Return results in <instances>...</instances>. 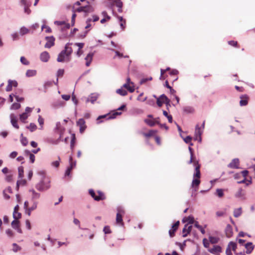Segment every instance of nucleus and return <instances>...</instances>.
<instances>
[{"instance_id": "obj_1", "label": "nucleus", "mask_w": 255, "mask_h": 255, "mask_svg": "<svg viewBox=\"0 0 255 255\" xmlns=\"http://www.w3.org/2000/svg\"><path fill=\"white\" fill-rule=\"evenodd\" d=\"M71 43L66 44L64 49L62 50L58 54L57 61L58 62H69L71 59V54L73 52V49L71 47Z\"/></svg>"}, {"instance_id": "obj_2", "label": "nucleus", "mask_w": 255, "mask_h": 255, "mask_svg": "<svg viewBox=\"0 0 255 255\" xmlns=\"http://www.w3.org/2000/svg\"><path fill=\"white\" fill-rule=\"evenodd\" d=\"M38 174L40 176V181L36 185V189L39 191L48 190L50 187L49 178L46 176L45 172L43 171L38 172Z\"/></svg>"}, {"instance_id": "obj_3", "label": "nucleus", "mask_w": 255, "mask_h": 255, "mask_svg": "<svg viewBox=\"0 0 255 255\" xmlns=\"http://www.w3.org/2000/svg\"><path fill=\"white\" fill-rule=\"evenodd\" d=\"M195 167V173L193 174V180L192 182L193 187H198L200 183V178L201 177L200 165L194 166Z\"/></svg>"}, {"instance_id": "obj_4", "label": "nucleus", "mask_w": 255, "mask_h": 255, "mask_svg": "<svg viewBox=\"0 0 255 255\" xmlns=\"http://www.w3.org/2000/svg\"><path fill=\"white\" fill-rule=\"evenodd\" d=\"M125 214V211L122 209H118L116 216V223L123 226L124 223L123 220V215Z\"/></svg>"}, {"instance_id": "obj_5", "label": "nucleus", "mask_w": 255, "mask_h": 255, "mask_svg": "<svg viewBox=\"0 0 255 255\" xmlns=\"http://www.w3.org/2000/svg\"><path fill=\"white\" fill-rule=\"evenodd\" d=\"M188 149H189L190 153V159L189 161L188 162V164L193 163L194 166L197 165H200L199 163L198 160H197V159L194 154L193 149L191 147L189 146Z\"/></svg>"}, {"instance_id": "obj_6", "label": "nucleus", "mask_w": 255, "mask_h": 255, "mask_svg": "<svg viewBox=\"0 0 255 255\" xmlns=\"http://www.w3.org/2000/svg\"><path fill=\"white\" fill-rule=\"evenodd\" d=\"M237 248V244L236 243L233 242H230L226 249V254L227 255H233L231 250L234 251L235 253Z\"/></svg>"}, {"instance_id": "obj_7", "label": "nucleus", "mask_w": 255, "mask_h": 255, "mask_svg": "<svg viewBox=\"0 0 255 255\" xmlns=\"http://www.w3.org/2000/svg\"><path fill=\"white\" fill-rule=\"evenodd\" d=\"M170 102V100L168 99V98L164 95H161L159 98L157 99V105L161 107L163 104L165 103L166 104H168Z\"/></svg>"}, {"instance_id": "obj_8", "label": "nucleus", "mask_w": 255, "mask_h": 255, "mask_svg": "<svg viewBox=\"0 0 255 255\" xmlns=\"http://www.w3.org/2000/svg\"><path fill=\"white\" fill-rule=\"evenodd\" d=\"M203 130L199 127V125H197L195 128L194 140H198L200 142L201 141V134Z\"/></svg>"}, {"instance_id": "obj_9", "label": "nucleus", "mask_w": 255, "mask_h": 255, "mask_svg": "<svg viewBox=\"0 0 255 255\" xmlns=\"http://www.w3.org/2000/svg\"><path fill=\"white\" fill-rule=\"evenodd\" d=\"M121 114V112H114L112 114H109L107 115L99 116L97 119V121H99L100 119L102 118H106L107 120L115 119L117 116L120 115Z\"/></svg>"}, {"instance_id": "obj_10", "label": "nucleus", "mask_w": 255, "mask_h": 255, "mask_svg": "<svg viewBox=\"0 0 255 255\" xmlns=\"http://www.w3.org/2000/svg\"><path fill=\"white\" fill-rule=\"evenodd\" d=\"M92 7L90 5L88 4L85 6H80L77 9H75V11L77 12H89L92 11Z\"/></svg>"}, {"instance_id": "obj_11", "label": "nucleus", "mask_w": 255, "mask_h": 255, "mask_svg": "<svg viewBox=\"0 0 255 255\" xmlns=\"http://www.w3.org/2000/svg\"><path fill=\"white\" fill-rule=\"evenodd\" d=\"M240 98L241 99L240 101V105L241 106H245L248 105L250 100V97L248 95H242Z\"/></svg>"}, {"instance_id": "obj_12", "label": "nucleus", "mask_w": 255, "mask_h": 255, "mask_svg": "<svg viewBox=\"0 0 255 255\" xmlns=\"http://www.w3.org/2000/svg\"><path fill=\"white\" fill-rule=\"evenodd\" d=\"M47 42L44 45V47L47 48H50L54 45L55 38L53 36L46 37Z\"/></svg>"}, {"instance_id": "obj_13", "label": "nucleus", "mask_w": 255, "mask_h": 255, "mask_svg": "<svg viewBox=\"0 0 255 255\" xmlns=\"http://www.w3.org/2000/svg\"><path fill=\"white\" fill-rule=\"evenodd\" d=\"M77 125L80 127V132L83 133L86 128L85 120L83 119H80L77 121Z\"/></svg>"}, {"instance_id": "obj_14", "label": "nucleus", "mask_w": 255, "mask_h": 255, "mask_svg": "<svg viewBox=\"0 0 255 255\" xmlns=\"http://www.w3.org/2000/svg\"><path fill=\"white\" fill-rule=\"evenodd\" d=\"M179 221L175 222L172 226L171 229L169 231V234L171 237H173L175 235V233L178 229L179 226Z\"/></svg>"}, {"instance_id": "obj_15", "label": "nucleus", "mask_w": 255, "mask_h": 255, "mask_svg": "<svg viewBox=\"0 0 255 255\" xmlns=\"http://www.w3.org/2000/svg\"><path fill=\"white\" fill-rule=\"evenodd\" d=\"M239 160L238 158H235L229 164L228 167L232 169H237L239 168Z\"/></svg>"}, {"instance_id": "obj_16", "label": "nucleus", "mask_w": 255, "mask_h": 255, "mask_svg": "<svg viewBox=\"0 0 255 255\" xmlns=\"http://www.w3.org/2000/svg\"><path fill=\"white\" fill-rule=\"evenodd\" d=\"M192 228V225L186 224L184 226V227L182 230V233H183L182 236L184 238L187 237V235L191 232Z\"/></svg>"}, {"instance_id": "obj_17", "label": "nucleus", "mask_w": 255, "mask_h": 255, "mask_svg": "<svg viewBox=\"0 0 255 255\" xmlns=\"http://www.w3.org/2000/svg\"><path fill=\"white\" fill-rule=\"evenodd\" d=\"M10 122L13 127L18 129L19 126L17 124V117L13 114H11L10 115Z\"/></svg>"}, {"instance_id": "obj_18", "label": "nucleus", "mask_w": 255, "mask_h": 255, "mask_svg": "<svg viewBox=\"0 0 255 255\" xmlns=\"http://www.w3.org/2000/svg\"><path fill=\"white\" fill-rule=\"evenodd\" d=\"M208 251L213 254H218L222 252V248L219 246H214L212 248L209 249Z\"/></svg>"}, {"instance_id": "obj_19", "label": "nucleus", "mask_w": 255, "mask_h": 255, "mask_svg": "<svg viewBox=\"0 0 255 255\" xmlns=\"http://www.w3.org/2000/svg\"><path fill=\"white\" fill-rule=\"evenodd\" d=\"M50 58V55L47 51L42 52L40 55V60L44 62H47Z\"/></svg>"}, {"instance_id": "obj_20", "label": "nucleus", "mask_w": 255, "mask_h": 255, "mask_svg": "<svg viewBox=\"0 0 255 255\" xmlns=\"http://www.w3.org/2000/svg\"><path fill=\"white\" fill-rule=\"evenodd\" d=\"M123 88H125L129 92L132 93L135 90V86L134 83H125L123 85Z\"/></svg>"}, {"instance_id": "obj_21", "label": "nucleus", "mask_w": 255, "mask_h": 255, "mask_svg": "<svg viewBox=\"0 0 255 255\" xmlns=\"http://www.w3.org/2000/svg\"><path fill=\"white\" fill-rule=\"evenodd\" d=\"M157 132L155 130H149L147 132H142V134L146 138H149L154 135Z\"/></svg>"}, {"instance_id": "obj_22", "label": "nucleus", "mask_w": 255, "mask_h": 255, "mask_svg": "<svg viewBox=\"0 0 255 255\" xmlns=\"http://www.w3.org/2000/svg\"><path fill=\"white\" fill-rule=\"evenodd\" d=\"M226 236L228 238H230L233 235L232 227L230 225H227L225 229Z\"/></svg>"}, {"instance_id": "obj_23", "label": "nucleus", "mask_w": 255, "mask_h": 255, "mask_svg": "<svg viewBox=\"0 0 255 255\" xmlns=\"http://www.w3.org/2000/svg\"><path fill=\"white\" fill-rule=\"evenodd\" d=\"M144 122L150 127H153L156 124H159V122L156 121L155 119H148L144 120Z\"/></svg>"}, {"instance_id": "obj_24", "label": "nucleus", "mask_w": 255, "mask_h": 255, "mask_svg": "<svg viewBox=\"0 0 255 255\" xmlns=\"http://www.w3.org/2000/svg\"><path fill=\"white\" fill-rule=\"evenodd\" d=\"M246 249V253L247 254H251L254 250V246L252 243H248L245 245Z\"/></svg>"}, {"instance_id": "obj_25", "label": "nucleus", "mask_w": 255, "mask_h": 255, "mask_svg": "<svg viewBox=\"0 0 255 255\" xmlns=\"http://www.w3.org/2000/svg\"><path fill=\"white\" fill-rule=\"evenodd\" d=\"M93 54L92 53H90L86 57L85 60L86 61V66L88 67L90 66L91 62H92V59H93Z\"/></svg>"}, {"instance_id": "obj_26", "label": "nucleus", "mask_w": 255, "mask_h": 255, "mask_svg": "<svg viewBox=\"0 0 255 255\" xmlns=\"http://www.w3.org/2000/svg\"><path fill=\"white\" fill-rule=\"evenodd\" d=\"M97 194L98 195L95 198L96 201L103 200L106 198L104 194L101 191H98Z\"/></svg>"}, {"instance_id": "obj_27", "label": "nucleus", "mask_w": 255, "mask_h": 255, "mask_svg": "<svg viewBox=\"0 0 255 255\" xmlns=\"http://www.w3.org/2000/svg\"><path fill=\"white\" fill-rule=\"evenodd\" d=\"M32 193V199L34 201L35 200L38 199L40 197V194L37 193L34 190L31 189L29 191Z\"/></svg>"}, {"instance_id": "obj_28", "label": "nucleus", "mask_w": 255, "mask_h": 255, "mask_svg": "<svg viewBox=\"0 0 255 255\" xmlns=\"http://www.w3.org/2000/svg\"><path fill=\"white\" fill-rule=\"evenodd\" d=\"M37 204H38V202L34 201L33 205L30 208L27 209V210H28L27 214H28V216L30 215L31 212L32 211L34 210L35 209H36Z\"/></svg>"}, {"instance_id": "obj_29", "label": "nucleus", "mask_w": 255, "mask_h": 255, "mask_svg": "<svg viewBox=\"0 0 255 255\" xmlns=\"http://www.w3.org/2000/svg\"><path fill=\"white\" fill-rule=\"evenodd\" d=\"M6 193H12V189L11 187H8L6 188L5 190H3V196L5 199H9L10 198L9 196H6Z\"/></svg>"}, {"instance_id": "obj_30", "label": "nucleus", "mask_w": 255, "mask_h": 255, "mask_svg": "<svg viewBox=\"0 0 255 255\" xmlns=\"http://www.w3.org/2000/svg\"><path fill=\"white\" fill-rule=\"evenodd\" d=\"M242 213V208L235 209L234 211V216L236 218H238L241 215Z\"/></svg>"}, {"instance_id": "obj_31", "label": "nucleus", "mask_w": 255, "mask_h": 255, "mask_svg": "<svg viewBox=\"0 0 255 255\" xmlns=\"http://www.w3.org/2000/svg\"><path fill=\"white\" fill-rule=\"evenodd\" d=\"M36 73V71L35 70H28L26 71V75L27 77H30L35 76Z\"/></svg>"}, {"instance_id": "obj_32", "label": "nucleus", "mask_w": 255, "mask_h": 255, "mask_svg": "<svg viewBox=\"0 0 255 255\" xmlns=\"http://www.w3.org/2000/svg\"><path fill=\"white\" fill-rule=\"evenodd\" d=\"M75 142H76L75 135V134H73L72 139L71 140V143H70V148H71L72 151H73V149H74V148L75 146Z\"/></svg>"}, {"instance_id": "obj_33", "label": "nucleus", "mask_w": 255, "mask_h": 255, "mask_svg": "<svg viewBox=\"0 0 255 255\" xmlns=\"http://www.w3.org/2000/svg\"><path fill=\"white\" fill-rule=\"evenodd\" d=\"M116 92L118 94L123 96H126L128 94L127 91L125 89H123V88L117 90Z\"/></svg>"}, {"instance_id": "obj_34", "label": "nucleus", "mask_w": 255, "mask_h": 255, "mask_svg": "<svg viewBox=\"0 0 255 255\" xmlns=\"http://www.w3.org/2000/svg\"><path fill=\"white\" fill-rule=\"evenodd\" d=\"M209 239L210 243L212 244H217L219 241V238L216 237L210 236Z\"/></svg>"}, {"instance_id": "obj_35", "label": "nucleus", "mask_w": 255, "mask_h": 255, "mask_svg": "<svg viewBox=\"0 0 255 255\" xmlns=\"http://www.w3.org/2000/svg\"><path fill=\"white\" fill-rule=\"evenodd\" d=\"M119 19L120 21V26L123 30L126 27V20L124 19L121 16L119 17Z\"/></svg>"}, {"instance_id": "obj_36", "label": "nucleus", "mask_w": 255, "mask_h": 255, "mask_svg": "<svg viewBox=\"0 0 255 255\" xmlns=\"http://www.w3.org/2000/svg\"><path fill=\"white\" fill-rule=\"evenodd\" d=\"M178 73V71L176 70H172L169 72V74L171 76H174V80L173 81L176 80L178 79V77L177 76V74Z\"/></svg>"}, {"instance_id": "obj_37", "label": "nucleus", "mask_w": 255, "mask_h": 255, "mask_svg": "<svg viewBox=\"0 0 255 255\" xmlns=\"http://www.w3.org/2000/svg\"><path fill=\"white\" fill-rule=\"evenodd\" d=\"M11 226L14 229L18 228V227H19V221L18 220H14L11 222Z\"/></svg>"}, {"instance_id": "obj_38", "label": "nucleus", "mask_w": 255, "mask_h": 255, "mask_svg": "<svg viewBox=\"0 0 255 255\" xmlns=\"http://www.w3.org/2000/svg\"><path fill=\"white\" fill-rule=\"evenodd\" d=\"M18 176L19 178H22L24 176V169L23 167L21 166L18 168Z\"/></svg>"}, {"instance_id": "obj_39", "label": "nucleus", "mask_w": 255, "mask_h": 255, "mask_svg": "<svg viewBox=\"0 0 255 255\" xmlns=\"http://www.w3.org/2000/svg\"><path fill=\"white\" fill-rule=\"evenodd\" d=\"M29 32V30L25 27H22L21 28L20 30V34L21 35H23L24 34L28 33Z\"/></svg>"}, {"instance_id": "obj_40", "label": "nucleus", "mask_w": 255, "mask_h": 255, "mask_svg": "<svg viewBox=\"0 0 255 255\" xmlns=\"http://www.w3.org/2000/svg\"><path fill=\"white\" fill-rule=\"evenodd\" d=\"M183 221L184 222H188V223L190 224H193L194 222V218L191 216H189L186 218H184L183 220Z\"/></svg>"}, {"instance_id": "obj_41", "label": "nucleus", "mask_w": 255, "mask_h": 255, "mask_svg": "<svg viewBox=\"0 0 255 255\" xmlns=\"http://www.w3.org/2000/svg\"><path fill=\"white\" fill-rule=\"evenodd\" d=\"M27 117L28 116L26 113H23L22 114L20 115V120L21 122L23 123L27 119Z\"/></svg>"}, {"instance_id": "obj_42", "label": "nucleus", "mask_w": 255, "mask_h": 255, "mask_svg": "<svg viewBox=\"0 0 255 255\" xmlns=\"http://www.w3.org/2000/svg\"><path fill=\"white\" fill-rule=\"evenodd\" d=\"M228 44L230 45L235 47H238V48L239 47V45L237 41H234V40L229 41Z\"/></svg>"}, {"instance_id": "obj_43", "label": "nucleus", "mask_w": 255, "mask_h": 255, "mask_svg": "<svg viewBox=\"0 0 255 255\" xmlns=\"http://www.w3.org/2000/svg\"><path fill=\"white\" fill-rule=\"evenodd\" d=\"M21 217V215L20 213L18 212H13V217L14 220H18Z\"/></svg>"}, {"instance_id": "obj_44", "label": "nucleus", "mask_w": 255, "mask_h": 255, "mask_svg": "<svg viewBox=\"0 0 255 255\" xmlns=\"http://www.w3.org/2000/svg\"><path fill=\"white\" fill-rule=\"evenodd\" d=\"M22 138H21L20 141L21 144L23 146H26L28 144V140L26 137L22 136V134H21Z\"/></svg>"}, {"instance_id": "obj_45", "label": "nucleus", "mask_w": 255, "mask_h": 255, "mask_svg": "<svg viewBox=\"0 0 255 255\" xmlns=\"http://www.w3.org/2000/svg\"><path fill=\"white\" fill-rule=\"evenodd\" d=\"M27 128L31 131H33L35 130L37 128L36 126L33 123H31L28 127H27Z\"/></svg>"}, {"instance_id": "obj_46", "label": "nucleus", "mask_w": 255, "mask_h": 255, "mask_svg": "<svg viewBox=\"0 0 255 255\" xmlns=\"http://www.w3.org/2000/svg\"><path fill=\"white\" fill-rule=\"evenodd\" d=\"M21 250V248L18 246L16 244L13 243L12 244V251L14 252H16Z\"/></svg>"}, {"instance_id": "obj_47", "label": "nucleus", "mask_w": 255, "mask_h": 255, "mask_svg": "<svg viewBox=\"0 0 255 255\" xmlns=\"http://www.w3.org/2000/svg\"><path fill=\"white\" fill-rule=\"evenodd\" d=\"M97 97L96 96H91L87 99L86 102H90L93 104L97 100Z\"/></svg>"}, {"instance_id": "obj_48", "label": "nucleus", "mask_w": 255, "mask_h": 255, "mask_svg": "<svg viewBox=\"0 0 255 255\" xmlns=\"http://www.w3.org/2000/svg\"><path fill=\"white\" fill-rule=\"evenodd\" d=\"M20 62L25 65H28L29 64V62L23 56L20 57Z\"/></svg>"}, {"instance_id": "obj_49", "label": "nucleus", "mask_w": 255, "mask_h": 255, "mask_svg": "<svg viewBox=\"0 0 255 255\" xmlns=\"http://www.w3.org/2000/svg\"><path fill=\"white\" fill-rule=\"evenodd\" d=\"M216 194L219 197H222L224 196L223 190L221 189H217L216 190Z\"/></svg>"}, {"instance_id": "obj_50", "label": "nucleus", "mask_w": 255, "mask_h": 255, "mask_svg": "<svg viewBox=\"0 0 255 255\" xmlns=\"http://www.w3.org/2000/svg\"><path fill=\"white\" fill-rule=\"evenodd\" d=\"M41 28H42V30H45V31L46 33H50L51 32V29L49 26H48L47 25H42Z\"/></svg>"}, {"instance_id": "obj_51", "label": "nucleus", "mask_w": 255, "mask_h": 255, "mask_svg": "<svg viewBox=\"0 0 255 255\" xmlns=\"http://www.w3.org/2000/svg\"><path fill=\"white\" fill-rule=\"evenodd\" d=\"M12 80H9L8 81V85L6 87V91L7 92L10 91L12 90V85H11Z\"/></svg>"}, {"instance_id": "obj_52", "label": "nucleus", "mask_w": 255, "mask_h": 255, "mask_svg": "<svg viewBox=\"0 0 255 255\" xmlns=\"http://www.w3.org/2000/svg\"><path fill=\"white\" fill-rule=\"evenodd\" d=\"M152 80V78L151 77H150L149 78H142L140 82V84H145L146 82L148 81H151Z\"/></svg>"}, {"instance_id": "obj_53", "label": "nucleus", "mask_w": 255, "mask_h": 255, "mask_svg": "<svg viewBox=\"0 0 255 255\" xmlns=\"http://www.w3.org/2000/svg\"><path fill=\"white\" fill-rule=\"evenodd\" d=\"M26 184V180H18L17 182V187L18 188L20 185L23 186Z\"/></svg>"}, {"instance_id": "obj_54", "label": "nucleus", "mask_w": 255, "mask_h": 255, "mask_svg": "<svg viewBox=\"0 0 255 255\" xmlns=\"http://www.w3.org/2000/svg\"><path fill=\"white\" fill-rule=\"evenodd\" d=\"M209 242H210L207 239H204L203 240V245L206 248H209V245H210Z\"/></svg>"}, {"instance_id": "obj_55", "label": "nucleus", "mask_w": 255, "mask_h": 255, "mask_svg": "<svg viewBox=\"0 0 255 255\" xmlns=\"http://www.w3.org/2000/svg\"><path fill=\"white\" fill-rule=\"evenodd\" d=\"M103 231L104 232L105 234H110L111 233L110 228L109 226H105L104 228Z\"/></svg>"}, {"instance_id": "obj_56", "label": "nucleus", "mask_w": 255, "mask_h": 255, "mask_svg": "<svg viewBox=\"0 0 255 255\" xmlns=\"http://www.w3.org/2000/svg\"><path fill=\"white\" fill-rule=\"evenodd\" d=\"M38 122L39 124V125L41 126V128H42L43 127V125L44 124V119L42 118L41 116H39Z\"/></svg>"}, {"instance_id": "obj_57", "label": "nucleus", "mask_w": 255, "mask_h": 255, "mask_svg": "<svg viewBox=\"0 0 255 255\" xmlns=\"http://www.w3.org/2000/svg\"><path fill=\"white\" fill-rule=\"evenodd\" d=\"M20 107V105L19 104L15 103L12 105L11 108L12 109L17 110Z\"/></svg>"}, {"instance_id": "obj_58", "label": "nucleus", "mask_w": 255, "mask_h": 255, "mask_svg": "<svg viewBox=\"0 0 255 255\" xmlns=\"http://www.w3.org/2000/svg\"><path fill=\"white\" fill-rule=\"evenodd\" d=\"M192 139V137L191 136H187L186 137L183 138L184 141L186 143H190V141H191Z\"/></svg>"}, {"instance_id": "obj_59", "label": "nucleus", "mask_w": 255, "mask_h": 255, "mask_svg": "<svg viewBox=\"0 0 255 255\" xmlns=\"http://www.w3.org/2000/svg\"><path fill=\"white\" fill-rule=\"evenodd\" d=\"M64 73V69H59L57 73V77H62Z\"/></svg>"}, {"instance_id": "obj_60", "label": "nucleus", "mask_w": 255, "mask_h": 255, "mask_svg": "<svg viewBox=\"0 0 255 255\" xmlns=\"http://www.w3.org/2000/svg\"><path fill=\"white\" fill-rule=\"evenodd\" d=\"M226 214V211H217L216 213L217 216L218 217H222L223 216Z\"/></svg>"}, {"instance_id": "obj_61", "label": "nucleus", "mask_w": 255, "mask_h": 255, "mask_svg": "<svg viewBox=\"0 0 255 255\" xmlns=\"http://www.w3.org/2000/svg\"><path fill=\"white\" fill-rule=\"evenodd\" d=\"M165 72H166V70L161 69V70H160L161 75H160V80H164L165 79L164 75Z\"/></svg>"}, {"instance_id": "obj_62", "label": "nucleus", "mask_w": 255, "mask_h": 255, "mask_svg": "<svg viewBox=\"0 0 255 255\" xmlns=\"http://www.w3.org/2000/svg\"><path fill=\"white\" fill-rule=\"evenodd\" d=\"M92 19L90 18H89L86 21L87 25L85 27L86 29H88L90 28L91 26V24H90V22H91Z\"/></svg>"}, {"instance_id": "obj_63", "label": "nucleus", "mask_w": 255, "mask_h": 255, "mask_svg": "<svg viewBox=\"0 0 255 255\" xmlns=\"http://www.w3.org/2000/svg\"><path fill=\"white\" fill-rule=\"evenodd\" d=\"M18 154V153L16 152V151H13L12 152L10 155H9V157L11 158H14L15 157H16V156Z\"/></svg>"}, {"instance_id": "obj_64", "label": "nucleus", "mask_w": 255, "mask_h": 255, "mask_svg": "<svg viewBox=\"0 0 255 255\" xmlns=\"http://www.w3.org/2000/svg\"><path fill=\"white\" fill-rule=\"evenodd\" d=\"M29 159L30 162L33 163L35 161V156L33 154L31 153L29 155Z\"/></svg>"}]
</instances>
